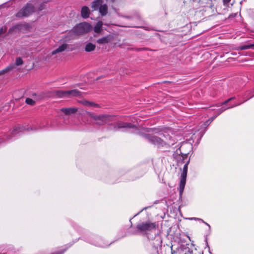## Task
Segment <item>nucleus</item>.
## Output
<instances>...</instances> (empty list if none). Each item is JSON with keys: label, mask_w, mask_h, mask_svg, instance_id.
<instances>
[{"label": "nucleus", "mask_w": 254, "mask_h": 254, "mask_svg": "<svg viewBox=\"0 0 254 254\" xmlns=\"http://www.w3.org/2000/svg\"><path fill=\"white\" fill-rule=\"evenodd\" d=\"M181 157L183 158V160H184L185 158H187V154H182Z\"/></svg>", "instance_id": "30"}, {"label": "nucleus", "mask_w": 254, "mask_h": 254, "mask_svg": "<svg viewBox=\"0 0 254 254\" xmlns=\"http://www.w3.org/2000/svg\"><path fill=\"white\" fill-rule=\"evenodd\" d=\"M25 103L28 104V105H31V106H33L35 104V101L32 99H30L29 98H26V99L25 100Z\"/></svg>", "instance_id": "25"}, {"label": "nucleus", "mask_w": 254, "mask_h": 254, "mask_svg": "<svg viewBox=\"0 0 254 254\" xmlns=\"http://www.w3.org/2000/svg\"><path fill=\"white\" fill-rule=\"evenodd\" d=\"M103 3V0H95L92 2L91 8L93 10H98Z\"/></svg>", "instance_id": "17"}, {"label": "nucleus", "mask_w": 254, "mask_h": 254, "mask_svg": "<svg viewBox=\"0 0 254 254\" xmlns=\"http://www.w3.org/2000/svg\"><path fill=\"white\" fill-rule=\"evenodd\" d=\"M179 254H192L193 251L190 248V244L187 243L186 244H181L178 249Z\"/></svg>", "instance_id": "11"}, {"label": "nucleus", "mask_w": 254, "mask_h": 254, "mask_svg": "<svg viewBox=\"0 0 254 254\" xmlns=\"http://www.w3.org/2000/svg\"><path fill=\"white\" fill-rule=\"evenodd\" d=\"M103 22L102 21H98L95 27H94V31L95 32L99 33L102 31Z\"/></svg>", "instance_id": "20"}, {"label": "nucleus", "mask_w": 254, "mask_h": 254, "mask_svg": "<svg viewBox=\"0 0 254 254\" xmlns=\"http://www.w3.org/2000/svg\"><path fill=\"white\" fill-rule=\"evenodd\" d=\"M44 8V5L42 4L40 6V7L38 8L39 10H42Z\"/></svg>", "instance_id": "29"}, {"label": "nucleus", "mask_w": 254, "mask_h": 254, "mask_svg": "<svg viewBox=\"0 0 254 254\" xmlns=\"http://www.w3.org/2000/svg\"><path fill=\"white\" fill-rule=\"evenodd\" d=\"M53 94L55 95H78L84 94V93L82 92L78 89H73L67 91L56 90L54 91Z\"/></svg>", "instance_id": "10"}, {"label": "nucleus", "mask_w": 254, "mask_h": 254, "mask_svg": "<svg viewBox=\"0 0 254 254\" xmlns=\"http://www.w3.org/2000/svg\"><path fill=\"white\" fill-rule=\"evenodd\" d=\"M151 245L155 249H157L158 246H161L162 245V240L159 235H155L154 240L151 243Z\"/></svg>", "instance_id": "15"}, {"label": "nucleus", "mask_w": 254, "mask_h": 254, "mask_svg": "<svg viewBox=\"0 0 254 254\" xmlns=\"http://www.w3.org/2000/svg\"><path fill=\"white\" fill-rule=\"evenodd\" d=\"M23 61L21 58L18 57L16 59L15 63V65L19 66V65H22L23 64Z\"/></svg>", "instance_id": "24"}, {"label": "nucleus", "mask_w": 254, "mask_h": 254, "mask_svg": "<svg viewBox=\"0 0 254 254\" xmlns=\"http://www.w3.org/2000/svg\"><path fill=\"white\" fill-rule=\"evenodd\" d=\"M118 128H125L126 130L130 133H139V129L136 126L129 123L120 122L117 123Z\"/></svg>", "instance_id": "6"}, {"label": "nucleus", "mask_w": 254, "mask_h": 254, "mask_svg": "<svg viewBox=\"0 0 254 254\" xmlns=\"http://www.w3.org/2000/svg\"><path fill=\"white\" fill-rule=\"evenodd\" d=\"M15 67V65L14 64H10L8 66H7L5 69L0 71V75L3 74L5 73L7 71H10L12 69H13Z\"/></svg>", "instance_id": "23"}, {"label": "nucleus", "mask_w": 254, "mask_h": 254, "mask_svg": "<svg viewBox=\"0 0 254 254\" xmlns=\"http://www.w3.org/2000/svg\"><path fill=\"white\" fill-rule=\"evenodd\" d=\"M67 46L68 45L67 44L64 43L62 44L59 48H58L52 52V55H54L57 53L64 51L67 48Z\"/></svg>", "instance_id": "16"}, {"label": "nucleus", "mask_w": 254, "mask_h": 254, "mask_svg": "<svg viewBox=\"0 0 254 254\" xmlns=\"http://www.w3.org/2000/svg\"><path fill=\"white\" fill-rule=\"evenodd\" d=\"M112 118V116L107 115L92 116V118L96 120L97 121L96 123L99 125L109 124L111 121Z\"/></svg>", "instance_id": "9"}, {"label": "nucleus", "mask_w": 254, "mask_h": 254, "mask_svg": "<svg viewBox=\"0 0 254 254\" xmlns=\"http://www.w3.org/2000/svg\"><path fill=\"white\" fill-rule=\"evenodd\" d=\"M87 242L97 247L105 248L110 245L105 243L99 236L93 235L87 240Z\"/></svg>", "instance_id": "8"}, {"label": "nucleus", "mask_w": 254, "mask_h": 254, "mask_svg": "<svg viewBox=\"0 0 254 254\" xmlns=\"http://www.w3.org/2000/svg\"><path fill=\"white\" fill-rule=\"evenodd\" d=\"M77 102L86 107H98V104L85 99L78 100Z\"/></svg>", "instance_id": "14"}, {"label": "nucleus", "mask_w": 254, "mask_h": 254, "mask_svg": "<svg viewBox=\"0 0 254 254\" xmlns=\"http://www.w3.org/2000/svg\"><path fill=\"white\" fill-rule=\"evenodd\" d=\"M95 45L91 43H88V44H86V45L85 46V50L86 52H90L94 51L95 50Z\"/></svg>", "instance_id": "22"}, {"label": "nucleus", "mask_w": 254, "mask_h": 254, "mask_svg": "<svg viewBox=\"0 0 254 254\" xmlns=\"http://www.w3.org/2000/svg\"><path fill=\"white\" fill-rule=\"evenodd\" d=\"M172 254H174V253L172 252Z\"/></svg>", "instance_id": "35"}, {"label": "nucleus", "mask_w": 254, "mask_h": 254, "mask_svg": "<svg viewBox=\"0 0 254 254\" xmlns=\"http://www.w3.org/2000/svg\"><path fill=\"white\" fill-rule=\"evenodd\" d=\"M78 110L77 108H63L61 109V111L65 115H71L76 113Z\"/></svg>", "instance_id": "12"}, {"label": "nucleus", "mask_w": 254, "mask_h": 254, "mask_svg": "<svg viewBox=\"0 0 254 254\" xmlns=\"http://www.w3.org/2000/svg\"><path fill=\"white\" fill-rule=\"evenodd\" d=\"M142 136L149 142L158 147L163 146L166 144L165 142L163 139L155 135L144 134H142Z\"/></svg>", "instance_id": "2"}, {"label": "nucleus", "mask_w": 254, "mask_h": 254, "mask_svg": "<svg viewBox=\"0 0 254 254\" xmlns=\"http://www.w3.org/2000/svg\"><path fill=\"white\" fill-rule=\"evenodd\" d=\"M99 12L102 15H105L108 12V7L105 4L102 5L100 6Z\"/></svg>", "instance_id": "21"}, {"label": "nucleus", "mask_w": 254, "mask_h": 254, "mask_svg": "<svg viewBox=\"0 0 254 254\" xmlns=\"http://www.w3.org/2000/svg\"><path fill=\"white\" fill-rule=\"evenodd\" d=\"M5 32V29L3 27H1L0 29V35H1L2 34H3Z\"/></svg>", "instance_id": "27"}, {"label": "nucleus", "mask_w": 254, "mask_h": 254, "mask_svg": "<svg viewBox=\"0 0 254 254\" xmlns=\"http://www.w3.org/2000/svg\"><path fill=\"white\" fill-rule=\"evenodd\" d=\"M157 227V225L156 223H152L150 221L140 223L136 225V231L134 234L146 233L147 232L156 229Z\"/></svg>", "instance_id": "1"}, {"label": "nucleus", "mask_w": 254, "mask_h": 254, "mask_svg": "<svg viewBox=\"0 0 254 254\" xmlns=\"http://www.w3.org/2000/svg\"><path fill=\"white\" fill-rule=\"evenodd\" d=\"M208 121L206 122H205V124H208Z\"/></svg>", "instance_id": "33"}, {"label": "nucleus", "mask_w": 254, "mask_h": 254, "mask_svg": "<svg viewBox=\"0 0 254 254\" xmlns=\"http://www.w3.org/2000/svg\"><path fill=\"white\" fill-rule=\"evenodd\" d=\"M111 41V38L110 36H107L99 39L97 40V43L100 45L105 44L108 43Z\"/></svg>", "instance_id": "18"}, {"label": "nucleus", "mask_w": 254, "mask_h": 254, "mask_svg": "<svg viewBox=\"0 0 254 254\" xmlns=\"http://www.w3.org/2000/svg\"><path fill=\"white\" fill-rule=\"evenodd\" d=\"M188 238H189V240H190V242H191V245L192 246H194V244H193L194 241H191V240L190 238V236H188Z\"/></svg>", "instance_id": "28"}, {"label": "nucleus", "mask_w": 254, "mask_h": 254, "mask_svg": "<svg viewBox=\"0 0 254 254\" xmlns=\"http://www.w3.org/2000/svg\"><path fill=\"white\" fill-rule=\"evenodd\" d=\"M92 26L87 23L84 22L78 24L73 29L75 35H80L89 32L92 30Z\"/></svg>", "instance_id": "3"}, {"label": "nucleus", "mask_w": 254, "mask_h": 254, "mask_svg": "<svg viewBox=\"0 0 254 254\" xmlns=\"http://www.w3.org/2000/svg\"><path fill=\"white\" fill-rule=\"evenodd\" d=\"M254 46L253 45H249L241 46L238 48V50H243L250 49Z\"/></svg>", "instance_id": "26"}, {"label": "nucleus", "mask_w": 254, "mask_h": 254, "mask_svg": "<svg viewBox=\"0 0 254 254\" xmlns=\"http://www.w3.org/2000/svg\"><path fill=\"white\" fill-rule=\"evenodd\" d=\"M230 0H223V2L225 4H227L230 1Z\"/></svg>", "instance_id": "31"}, {"label": "nucleus", "mask_w": 254, "mask_h": 254, "mask_svg": "<svg viewBox=\"0 0 254 254\" xmlns=\"http://www.w3.org/2000/svg\"><path fill=\"white\" fill-rule=\"evenodd\" d=\"M34 11V7L31 4H27L25 7L18 12L16 16L19 18L28 16Z\"/></svg>", "instance_id": "7"}, {"label": "nucleus", "mask_w": 254, "mask_h": 254, "mask_svg": "<svg viewBox=\"0 0 254 254\" xmlns=\"http://www.w3.org/2000/svg\"><path fill=\"white\" fill-rule=\"evenodd\" d=\"M230 102H234L233 104H231V105H230L229 106H228V107H226L225 108L224 110H225L226 109H229V108H232V107H235L236 106H238L239 105H240L242 102L241 103H236V98H235V97H231L226 100H225L223 103H222V105L223 106H224L225 104H226L227 103Z\"/></svg>", "instance_id": "13"}, {"label": "nucleus", "mask_w": 254, "mask_h": 254, "mask_svg": "<svg viewBox=\"0 0 254 254\" xmlns=\"http://www.w3.org/2000/svg\"><path fill=\"white\" fill-rule=\"evenodd\" d=\"M206 224L207 226H208V227H210V225H209V224H208L207 223H206Z\"/></svg>", "instance_id": "32"}, {"label": "nucleus", "mask_w": 254, "mask_h": 254, "mask_svg": "<svg viewBox=\"0 0 254 254\" xmlns=\"http://www.w3.org/2000/svg\"><path fill=\"white\" fill-rule=\"evenodd\" d=\"M190 161L188 160L187 162L185 164L183 167V172L181 174V178H180V184H179V193L180 195H182L186 183V178L187 176V172H188V164L189 163Z\"/></svg>", "instance_id": "5"}, {"label": "nucleus", "mask_w": 254, "mask_h": 254, "mask_svg": "<svg viewBox=\"0 0 254 254\" xmlns=\"http://www.w3.org/2000/svg\"><path fill=\"white\" fill-rule=\"evenodd\" d=\"M89 9L87 6H83L82 8L81 13V16L84 18H87L89 15Z\"/></svg>", "instance_id": "19"}, {"label": "nucleus", "mask_w": 254, "mask_h": 254, "mask_svg": "<svg viewBox=\"0 0 254 254\" xmlns=\"http://www.w3.org/2000/svg\"><path fill=\"white\" fill-rule=\"evenodd\" d=\"M8 139H11V137H8Z\"/></svg>", "instance_id": "34"}, {"label": "nucleus", "mask_w": 254, "mask_h": 254, "mask_svg": "<svg viewBox=\"0 0 254 254\" xmlns=\"http://www.w3.org/2000/svg\"><path fill=\"white\" fill-rule=\"evenodd\" d=\"M43 127L39 126L37 127L36 125H33L31 127H27L26 126L22 125L20 126H18L16 127L11 132V134L12 136H15L16 134H19L20 132L23 131H36L38 129H42Z\"/></svg>", "instance_id": "4"}]
</instances>
